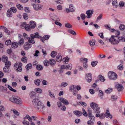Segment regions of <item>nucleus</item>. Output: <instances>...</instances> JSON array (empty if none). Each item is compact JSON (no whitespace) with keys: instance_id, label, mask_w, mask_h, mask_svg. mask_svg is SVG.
Instances as JSON below:
<instances>
[{"instance_id":"nucleus-1","label":"nucleus","mask_w":125,"mask_h":125,"mask_svg":"<svg viewBox=\"0 0 125 125\" xmlns=\"http://www.w3.org/2000/svg\"><path fill=\"white\" fill-rule=\"evenodd\" d=\"M32 103L34 107L39 110L42 109L44 107L43 105L37 99H34L32 101Z\"/></svg>"},{"instance_id":"nucleus-2","label":"nucleus","mask_w":125,"mask_h":125,"mask_svg":"<svg viewBox=\"0 0 125 125\" xmlns=\"http://www.w3.org/2000/svg\"><path fill=\"white\" fill-rule=\"evenodd\" d=\"M10 101L14 103L18 104H21V98L17 96H12L9 98Z\"/></svg>"},{"instance_id":"nucleus-3","label":"nucleus","mask_w":125,"mask_h":125,"mask_svg":"<svg viewBox=\"0 0 125 125\" xmlns=\"http://www.w3.org/2000/svg\"><path fill=\"white\" fill-rule=\"evenodd\" d=\"M109 42L112 44L117 45L119 43L118 37L112 35L109 40Z\"/></svg>"},{"instance_id":"nucleus-4","label":"nucleus","mask_w":125,"mask_h":125,"mask_svg":"<svg viewBox=\"0 0 125 125\" xmlns=\"http://www.w3.org/2000/svg\"><path fill=\"white\" fill-rule=\"evenodd\" d=\"M90 106L94 110L95 113H100V108L98 107V104L92 102L90 104Z\"/></svg>"},{"instance_id":"nucleus-5","label":"nucleus","mask_w":125,"mask_h":125,"mask_svg":"<svg viewBox=\"0 0 125 125\" xmlns=\"http://www.w3.org/2000/svg\"><path fill=\"white\" fill-rule=\"evenodd\" d=\"M108 77L110 80H115L117 79V75L114 72L110 71L108 73Z\"/></svg>"},{"instance_id":"nucleus-6","label":"nucleus","mask_w":125,"mask_h":125,"mask_svg":"<svg viewBox=\"0 0 125 125\" xmlns=\"http://www.w3.org/2000/svg\"><path fill=\"white\" fill-rule=\"evenodd\" d=\"M22 63L20 62H16L14 64V67L17 68L16 70L17 72L21 71L22 68L21 66H22Z\"/></svg>"},{"instance_id":"nucleus-7","label":"nucleus","mask_w":125,"mask_h":125,"mask_svg":"<svg viewBox=\"0 0 125 125\" xmlns=\"http://www.w3.org/2000/svg\"><path fill=\"white\" fill-rule=\"evenodd\" d=\"M31 5L33 6L34 9L36 10H40L42 8V5L40 4H34L32 3Z\"/></svg>"},{"instance_id":"nucleus-8","label":"nucleus","mask_w":125,"mask_h":125,"mask_svg":"<svg viewBox=\"0 0 125 125\" xmlns=\"http://www.w3.org/2000/svg\"><path fill=\"white\" fill-rule=\"evenodd\" d=\"M92 74L91 73H87L85 74V78L87 81L89 83H90L92 79Z\"/></svg>"},{"instance_id":"nucleus-9","label":"nucleus","mask_w":125,"mask_h":125,"mask_svg":"<svg viewBox=\"0 0 125 125\" xmlns=\"http://www.w3.org/2000/svg\"><path fill=\"white\" fill-rule=\"evenodd\" d=\"M31 42H25L24 44V49L27 50L31 47Z\"/></svg>"},{"instance_id":"nucleus-10","label":"nucleus","mask_w":125,"mask_h":125,"mask_svg":"<svg viewBox=\"0 0 125 125\" xmlns=\"http://www.w3.org/2000/svg\"><path fill=\"white\" fill-rule=\"evenodd\" d=\"M30 36L32 39H34L35 38H41V36L39 35V33L37 32L33 34H31Z\"/></svg>"},{"instance_id":"nucleus-11","label":"nucleus","mask_w":125,"mask_h":125,"mask_svg":"<svg viewBox=\"0 0 125 125\" xmlns=\"http://www.w3.org/2000/svg\"><path fill=\"white\" fill-rule=\"evenodd\" d=\"M94 11L93 10H87L86 12V14H87L86 18H90L92 16V15L93 14Z\"/></svg>"},{"instance_id":"nucleus-12","label":"nucleus","mask_w":125,"mask_h":125,"mask_svg":"<svg viewBox=\"0 0 125 125\" xmlns=\"http://www.w3.org/2000/svg\"><path fill=\"white\" fill-rule=\"evenodd\" d=\"M36 93L34 92L33 91H32L30 93L29 95L31 98L33 100L34 99H37V98L36 97Z\"/></svg>"},{"instance_id":"nucleus-13","label":"nucleus","mask_w":125,"mask_h":125,"mask_svg":"<svg viewBox=\"0 0 125 125\" xmlns=\"http://www.w3.org/2000/svg\"><path fill=\"white\" fill-rule=\"evenodd\" d=\"M60 101L65 104L67 105L69 103L67 100L62 97H60L59 98Z\"/></svg>"},{"instance_id":"nucleus-14","label":"nucleus","mask_w":125,"mask_h":125,"mask_svg":"<svg viewBox=\"0 0 125 125\" xmlns=\"http://www.w3.org/2000/svg\"><path fill=\"white\" fill-rule=\"evenodd\" d=\"M3 71L6 73H9L10 71V69L9 66H5L3 68Z\"/></svg>"},{"instance_id":"nucleus-15","label":"nucleus","mask_w":125,"mask_h":125,"mask_svg":"<svg viewBox=\"0 0 125 125\" xmlns=\"http://www.w3.org/2000/svg\"><path fill=\"white\" fill-rule=\"evenodd\" d=\"M116 87L117 88V90L119 91H122L124 89L122 85L119 84H118L116 85Z\"/></svg>"},{"instance_id":"nucleus-16","label":"nucleus","mask_w":125,"mask_h":125,"mask_svg":"<svg viewBox=\"0 0 125 125\" xmlns=\"http://www.w3.org/2000/svg\"><path fill=\"white\" fill-rule=\"evenodd\" d=\"M29 24L30 26L32 29L34 28L35 27L36 25L35 22L33 21H31L29 23Z\"/></svg>"},{"instance_id":"nucleus-17","label":"nucleus","mask_w":125,"mask_h":125,"mask_svg":"<svg viewBox=\"0 0 125 125\" xmlns=\"http://www.w3.org/2000/svg\"><path fill=\"white\" fill-rule=\"evenodd\" d=\"M74 114L76 116H80L82 115V112L78 111H73Z\"/></svg>"},{"instance_id":"nucleus-18","label":"nucleus","mask_w":125,"mask_h":125,"mask_svg":"<svg viewBox=\"0 0 125 125\" xmlns=\"http://www.w3.org/2000/svg\"><path fill=\"white\" fill-rule=\"evenodd\" d=\"M6 16L8 17H11L12 16V13L10 10H8L6 13Z\"/></svg>"},{"instance_id":"nucleus-19","label":"nucleus","mask_w":125,"mask_h":125,"mask_svg":"<svg viewBox=\"0 0 125 125\" xmlns=\"http://www.w3.org/2000/svg\"><path fill=\"white\" fill-rule=\"evenodd\" d=\"M62 59V57L60 54L58 55L56 57V60L58 62H60Z\"/></svg>"},{"instance_id":"nucleus-20","label":"nucleus","mask_w":125,"mask_h":125,"mask_svg":"<svg viewBox=\"0 0 125 125\" xmlns=\"http://www.w3.org/2000/svg\"><path fill=\"white\" fill-rule=\"evenodd\" d=\"M18 46V43L16 42H13L11 44V47L13 48H17Z\"/></svg>"},{"instance_id":"nucleus-21","label":"nucleus","mask_w":125,"mask_h":125,"mask_svg":"<svg viewBox=\"0 0 125 125\" xmlns=\"http://www.w3.org/2000/svg\"><path fill=\"white\" fill-rule=\"evenodd\" d=\"M49 64L51 65H53L55 63V60L53 59H51L49 60Z\"/></svg>"},{"instance_id":"nucleus-22","label":"nucleus","mask_w":125,"mask_h":125,"mask_svg":"<svg viewBox=\"0 0 125 125\" xmlns=\"http://www.w3.org/2000/svg\"><path fill=\"white\" fill-rule=\"evenodd\" d=\"M69 9L70 11L71 12H73L75 10V8L74 7L73 4H71L69 5Z\"/></svg>"},{"instance_id":"nucleus-23","label":"nucleus","mask_w":125,"mask_h":125,"mask_svg":"<svg viewBox=\"0 0 125 125\" xmlns=\"http://www.w3.org/2000/svg\"><path fill=\"white\" fill-rule=\"evenodd\" d=\"M36 69L39 71H41L43 69V67L41 65L38 64L36 65Z\"/></svg>"},{"instance_id":"nucleus-24","label":"nucleus","mask_w":125,"mask_h":125,"mask_svg":"<svg viewBox=\"0 0 125 125\" xmlns=\"http://www.w3.org/2000/svg\"><path fill=\"white\" fill-rule=\"evenodd\" d=\"M98 79H99L101 81L103 82L105 80V79L104 77L101 75H99L98 77Z\"/></svg>"},{"instance_id":"nucleus-25","label":"nucleus","mask_w":125,"mask_h":125,"mask_svg":"<svg viewBox=\"0 0 125 125\" xmlns=\"http://www.w3.org/2000/svg\"><path fill=\"white\" fill-rule=\"evenodd\" d=\"M69 90L72 91L73 90V91H75L76 90V86L74 85L71 86L69 87Z\"/></svg>"},{"instance_id":"nucleus-26","label":"nucleus","mask_w":125,"mask_h":125,"mask_svg":"<svg viewBox=\"0 0 125 125\" xmlns=\"http://www.w3.org/2000/svg\"><path fill=\"white\" fill-rule=\"evenodd\" d=\"M26 23L25 22L21 23L20 24V27L22 29L25 28L26 26Z\"/></svg>"},{"instance_id":"nucleus-27","label":"nucleus","mask_w":125,"mask_h":125,"mask_svg":"<svg viewBox=\"0 0 125 125\" xmlns=\"http://www.w3.org/2000/svg\"><path fill=\"white\" fill-rule=\"evenodd\" d=\"M25 29V30L27 31H30L32 29L29 24H26Z\"/></svg>"},{"instance_id":"nucleus-28","label":"nucleus","mask_w":125,"mask_h":125,"mask_svg":"<svg viewBox=\"0 0 125 125\" xmlns=\"http://www.w3.org/2000/svg\"><path fill=\"white\" fill-rule=\"evenodd\" d=\"M88 117L89 119L92 121H94L95 120L94 117L92 114L88 115Z\"/></svg>"},{"instance_id":"nucleus-29","label":"nucleus","mask_w":125,"mask_h":125,"mask_svg":"<svg viewBox=\"0 0 125 125\" xmlns=\"http://www.w3.org/2000/svg\"><path fill=\"white\" fill-rule=\"evenodd\" d=\"M28 37L27 38V39L28 40V42H31L33 44H34L35 43V41L34 39H32L31 37Z\"/></svg>"},{"instance_id":"nucleus-30","label":"nucleus","mask_w":125,"mask_h":125,"mask_svg":"<svg viewBox=\"0 0 125 125\" xmlns=\"http://www.w3.org/2000/svg\"><path fill=\"white\" fill-rule=\"evenodd\" d=\"M1 60L4 62H5L8 61V58L7 56L4 55L2 58Z\"/></svg>"},{"instance_id":"nucleus-31","label":"nucleus","mask_w":125,"mask_h":125,"mask_svg":"<svg viewBox=\"0 0 125 125\" xmlns=\"http://www.w3.org/2000/svg\"><path fill=\"white\" fill-rule=\"evenodd\" d=\"M80 61L84 63L87 62H88V59L84 58H80Z\"/></svg>"},{"instance_id":"nucleus-32","label":"nucleus","mask_w":125,"mask_h":125,"mask_svg":"<svg viewBox=\"0 0 125 125\" xmlns=\"http://www.w3.org/2000/svg\"><path fill=\"white\" fill-rule=\"evenodd\" d=\"M95 41L94 40H93L90 41L89 42V44L90 46H93L95 45Z\"/></svg>"},{"instance_id":"nucleus-33","label":"nucleus","mask_w":125,"mask_h":125,"mask_svg":"<svg viewBox=\"0 0 125 125\" xmlns=\"http://www.w3.org/2000/svg\"><path fill=\"white\" fill-rule=\"evenodd\" d=\"M68 85V83L66 82L62 83L61 85H60V87H64Z\"/></svg>"},{"instance_id":"nucleus-34","label":"nucleus","mask_w":125,"mask_h":125,"mask_svg":"<svg viewBox=\"0 0 125 125\" xmlns=\"http://www.w3.org/2000/svg\"><path fill=\"white\" fill-rule=\"evenodd\" d=\"M32 68V65L30 63L28 64L26 66V68L28 70H29V69H30L31 68Z\"/></svg>"},{"instance_id":"nucleus-35","label":"nucleus","mask_w":125,"mask_h":125,"mask_svg":"<svg viewBox=\"0 0 125 125\" xmlns=\"http://www.w3.org/2000/svg\"><path fill=\"white\" fill-rule=\"evenodd\" d=\"M40 81L39 79H37L34 80V83L35 85L39 86L40 84Z\"/></svg>"},{"instance_id":"nucleus-36","label":"nucleus","mask_w":125,"mask_h":125,"mask_svg":"<svg viewBox=\"0 0 125 125\" xmlns=\"http://www.w3.org/2000/svg\"><path fill=\"white\" fill-rule=\"evenodd\" d=\"M112 4L113 5L115 6V7H116L118 5V4L117 3V1L116 0H112Z\"/></svg>"},{"instance_id":"nucleus-37","label":"nucleus","mask_w":125,"mask_h":125,"mask_svg":"<svg viewBox=\"0 0 125 125\" xmlns=\"http://www.w3.org/2000/svg\"><path fill=\"white\" fill-rule=\"evenodd\" d=\"M16 6L18 8V9L20 10H22L23 9L22 6L20 4H17L16 5Z\"/></svg>"},{"instance_id":"nucleus-38","label":"nucleus","mask_w":125,"mask_h":125,"mask_svg":"<svg viewBox=\"0 0 125 125\" xmlns=\"http://www.w3.org/2000/svg\"><path fill=\"white\" fill-rule=\"evenodd\" d=\"M65 26L66 27L68 28H71L72 27V25L70 24L67 23L65 24Z\"/></svg>"},{"instance_id":"nucleus-39","label":"nucleus","mask_w":125,"mask_h":125,"mask_svg":"<svg viewBox=\"0 0 125 125\" xmlns=\"http://www.w3.org/2000/svg\"><path fill=\"white\" fill-rule=\"evenodd\" d=\"M119 43L120 41H121L122 42H125V38L123 37H118Z\"/></svg>"},{"instance_id":"nucleus-40","label":"nucleus","mask_w":125,"mask_h":125,"mask_svg":"<svg viewBox=\"0 0 125 125\" xmlns=\"http://www.w3.org/2000/svg\"><path fill=\"white\" fill-rule=\"evenodd\" d=\"M113 89L112 88H109L105 91V92L107 94L109 93L112 92Z\"/></svg>"},{"instance_id":"nucleus-41","label":"nucleus","mask_w":125,"mask_h":125,"mask_svg":"<svg viewBox=\"0 0 125 125\" xmlns=\"http://www.w3.org/2000/svg\"><path fill=\"white\" fill-rule=\"evenodd\" d=\"M69 32L73 35H76V34L75 32L72 30H69L68 31Z\"/></svg>"},{"instance_id":"nucleus-42","label":"nucleus","mask_w":125,"mask_h":125,"mask_svg":"<svg viewBox=\"0 0 125 125\" xmlns=\"http://www.w3.org/2000/svg\"><path fill=\"white\" fill-rule=\"evenodd\" d=\"M119 29L120 30H123L125 29V26L122 24H121L119 27Z\"/></svg>"},{"instance_id":"nucleus-43","label":"nucleus","mask_w":125,"mask_h":125,"mask_svg":"<svg viewBox=\"0 0 125 125\" xmlns=\"http://www.w3.org/2000/svg\"><path fill=\"white\" fill-rule=\"evenodd\" d=\"M44 65L45 66H48L49 65V61L47 60H45L43 62Z\"/></svg>"},{"instance_id":"nucleus-44","label":"nucleus","mask_w":125,"mask_h":125,"mask_svg":"<svg viewBox=\"0 0 125 125\" xmlns=\"http://www.w3.org/2000/svg\"><path fill=\"white\" fill-rule=\"evenodd\" d=\"M72 66V65L71 64H69L66 66L65 69L70 70L71 69Z\"/></svg>"},{"instance_id":"nucleus-45","label":"nucleus","mask_w":125,"mask_h":125,"mask_svg":"<svg viewBox=\"0 0 125 125\" xmlns=\"http://www.w3.org/2000/svg\"><path fill=\"white\" fill-rule=\"evenodd\" d=\"M27 58L25 56H24L22 58L21 60L22 61H23L25 63L27 62Z\"/></svg>"},{"instance_id":"nucleus-46","label":"nucleus","mask_w":125,"mask_h":125,"mask_svg":"<svg viewBox=\"0 0 125 125\" xmlns=\"http://www.w3.org/2000/svg\"><path fill=\"white\" fill-rule=\"evenodd\" d=\"M11 43V42L10 40H6L5 42V44L7 45H10Z\"/></svg>"},{"instance_id":"nucleus-47","label":"nucleus","mask_w":125,"mask_h":125,"mask_svg":"<svg viewBox=\"0 0 125 125\" xmlns=\"http://www.w3.org/2000/svg\"><path fill=\"white\" fill-rule=\"evenodd\" d=\"M35 90L36 92L37 93H41L42 92V90L39 88H35Z\"/></svg>"},{"instance_id":"nucleus-48","label":"nucleus","mask_w":125,"mask_h":125,"mask_svg":"<svg viewBox=\"0 0 125 125\" xmlns=\"http://www.w3.org/2000/svg\"><path fill=\"white\" fill-rule=\"evenodd\" d=\"M12 111L13 112L14 114L17 115H19V113L15 109H12Z\"/></svg>"},{"instance_id":"nucleus-49","label":"nucleus","mask_w":125,"mask_h":125,"mask_svg":"<svg viewBox=\"0 0 125 125\" xmlns=\"http://www.w3.org/2000/svg\"><path fill=\"white\" fill-rule=\"evenodd\" d=\"M8 88L10 91H12L14 92H15L17 91L16 90L13 89L10 86L8 85Z\"/></svg>"},{"instance_id":"nucleus-50","label":"nucleus","mask_w":125,"mask_h":125,"mask_svg":"<svg viewBox=\"0 0 125 125\" xmlns=\"http://www.w3.org/2000/svg\"><path fill=\"white\" fill-rule=\"evenodd\" d=\"M49 92V95L52 98H54L55 96L54 95V94L51 92L49 90L48 91Z\"/></svg>"},{"instance_id":"nucleus-51","label":"nucleus","mask_w":125,"mask_h":125,"mask_svg":"<svg viewBox=\"0 0 125 125\" xmlns=\"http://www.w3.org/2000/svg\"><path fill=\"white\" fill-rule=\"evenodd\" d=\"M23 125H29L30 123L29 122L26 120H23L22 122Z\"/></svg>"},{"instance_id":"nucleus-52","label":"nucleus","mask_w":125,"mask_h":125,"mask_svg":"<svg viewBox=\"0 0 125 125\" xmlns=\"http://www.w3.org/2000/svg\"><path fill=\"white\" fill-rule=\"evenodd\" d=\"M56 55V54L55 53V51H52V52L51 53V55L52 58H54Z\"/></svg>"},{"instance_id":"nucleus-53","label":"nucleus","mask_w":125,"mask_h":125,"mask_svg":"<svg viewBox=\"0 0 125 125\" xmlns=\"http://www.w3.org/2000/svg\"><path fill=\"white\" fill-rule=\"evenodd\" d=\"M82 111H83V114L85 116H87L88 115V114L86 111L85 110L84 108L82 109Z\"/></svg>"},{"instance_id":"nucleus-54","label":"nucleus","mask_w":125,"mask_h":125,"mask_svg":"<svg viewBox=\"0 0 125 125\" xmlns=\"http://www.w3.org/2000/svg\"><path fill=\"white\" fill-rule=\"evenodd\" d=\"M10 9L13 13H15L17 11L16 8L14 7H11L10 8Z\"/></svg>"},{"instance_id":"nucleus-55","label":"nucleus","mask_w":125,"mask_h":125,"mask_svg":"<svg viewBox=\"0 0 125 125\" xmlns=\"http://www.w3.org/2000/svg\"><path fill=\"white\" fill-rule=\"evenodd\" d=\"M26 117L27 118V119H28V120L30 122H32V118L29 115H26Z\"/></svg>"},{"instance_id":"nucleus-56","label":"nucleus","mask_w":125,"mask_h":125,"mask_svg":"<svg viewBox=\"0 0 125 125\" xmlns=\"http://www.w3.org/2000/svg\"><path fill=\"white\" fill-rule=\"evenodd\" d=\"M123 67H124L123 65L120 64L118 66L117 68L120 70H123Z\"/></svg>"},{"instance_id":"nucleus-57","label":"nucleus","mask_w":125,"mask_h":125,"mask_svg":"<svg viewBox=\"0 0 125 125\" xmlns=\"http://www.w3.org/2000/svg\"><path fill=\"white\" fill-rule=\"evenodd\" d=\"M102 18V14H100L99 16L97 17L96 19V21H98V20H101Z\"/></svg>"},{"instance_id":"nucleus-58","label":"nucleus","mask_w":125,"mask_h":125,"mask_svg":"<svg viewBox=\"0 0 125 125\" xmlns=\"http://www.w3.org/2000/svg\"><path fill=\"white\" fill-rule=\"evenodd\" d=\"M117 99V96L114 95H112L111 97V99L113 101L116 100Z\"/></svg>"},{"instance_id":"nucleus-59","label":"nucleus","mask_w":125,"mask_h":125,"mask_svg":"<svg viewBox=\"0 0 125 125\" xmlns=\"http://www.w3.org/2000/svg\"><path fill=\"white\" fill-rule=\"evenodd\" d=\"M97 62L96 61L92 62L91 63V65L93 67H94L97 65Z\"/></svg>"},{"instance_id":"nucleus-60","label":"nucleus","mask_w":125,"mask_h":125,"mask_svg":"<svg viewBox=\"0 0 125 125\" xmlns=\"http://www.w3.org/2000/svg\"><path fill=\"white\" fill-rule=\"evenodd\" d=\"M124 4L125 2L123 1H121L119 3V5L120 7H122L124 6Z\"/></svg>"},{"instance_id":"nucleus-61","label":"nucleus","mask_w":125,"mask_h":125,"mask_svg":"<svg viewBox=\"0 0 125 125\" xmlns=\"http://www.w3.org/2000/svg\"><path fill=\"white\" fill-rule=\"evenodd\" d=\"M24 42V40L23 38L21 39L19 42V43L21 45H22Z\"/></svg>"},{"instance_id":"nucleus-62","label":"nucleus","mask_w":125,"mask_h":125,"mask_svg":"<svg viewBox=\"0 0 125 125\" xmlns=\"http://www.w3.org/2000/svg\"><path fill=\"white\" fill-rule=\"evenodd\" d=\"M81 18L83 20H84L86 18L85 15L83 13L81 14L80 15Z\"/></svg>"},{"instance_id":"nucleus-63","label":"nucleus","mask_w":125,"mask_h":125,"mask_svg":"<svg viewBox=\"0 0 125 125\" xmlns=\"http://www.w3.org/2000/svg\"><path fill=\"white\" fill-rule=\"evenodd\" d=\"M88 115H91V114H92V110L91 108H88Z\"/></svg>"},{"instance_id":"nucleus-64","label":"nucleus","mask_w":125,"mask_h":125,"mask_svg":"<svg viewBox=\"0 0 125 125\" xmlns=\"http://www.w3.org/2000/svg\"><path fill=\"white\" fill-rule=\"evenodd\" d=\"M5 109L4 107L2 105H0V111H4Z\"/></svg>"}]
</instances>
